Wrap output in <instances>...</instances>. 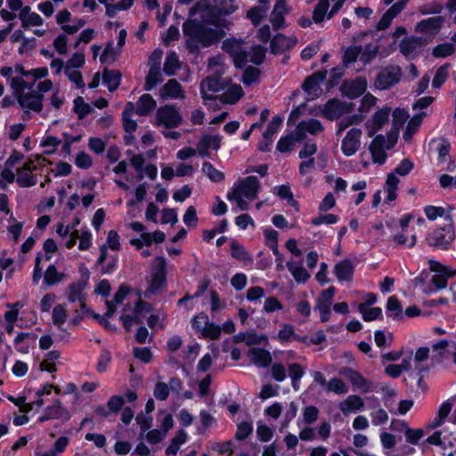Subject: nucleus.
I'll use <instances>...</instances> for the list:
<instances>
[{"label": "nucleus", "mask_w": 456, "mask_h": 456, "mask_svg": "<svg viewBox=\"0 0 456 456\" xmlns=\"http://www.w3.org/2000/svg\"><path fill=\"white\" fill-rule=\"evenodd\" d=\"M198 13L200 14V21L191 19L183 26V33L188 37L186 45L190 52H196L200 46L208 47L218 42L225 35L219 19L211 16L209 0H199L191 8V17Z\"/></svg>", "instance_id": "1"}, {"label": "nucleus", "mask_w": 456, "mask_h": 456, "mask_svg": "<svg viewBox=\"0 0 456 456\" xmlns=\"http://www.w3.org/2000/svg\"><path fill=\"white\" fill-rule=\"evenodd\" d=\"M11 87L25 112L39 113L43 110L44 96L33 90V83H28L22 77H12Z\"/></svg>", "instance_id": "2"}, {"label": "nucleus", "mask_w": 456, "mask_h": 456, "mask_svg": "<svg viewBox=\"0 0 456 456\" xmlns=\"http://www.w3.org/2000/svg\"><path fill=\"white\" fill-rule=\"evenodd\" d=\"M260 190V183L256 176L250 175L239 180L232 191H228L226 198L230 201H235L237 208L245 211L249 208V202L257 198Z\"/></svg>", "instance_id": "3"}, {"label": "nucleus", "mask_w": 456, "mask_h": 456, "mask_svg": "<svg viewBox=\"0 0 456 456\" xmlns=\"http://www.w3.org/2000/svg\"><path fill=\"white\" fill-rule=\"evenodd\" d=\"M413 167L412 161L404 159L397 165L394 172L387 175L385 187L387 192L386 202H390L396 199V191L400 182L396 175L405 176L413 169Z\"/></svg>", "instance_id": "4"}, {"label": "nucleus", "mask_w": 456, "mask_h": 456, "mask_svg": "<svg viewBox=\"0 0 456 456\" xmlns=\"http://www.w3.org/2000/svg\"><path fill=\"white\" fill-rule=\"evenodd\" d=\"M183 121L179 109L173 104L160 106L155 115L156 126H163L167 129L178 127Z\"/></svg>", "instance_id": "5"}, {"label": "nucleus", "mask_w": 456, "mask_h": 456, "mask_svg": "<svg viewBox=\"0 0 456 456\" xmlns=\"http://www.w3.org/2000/svg\"><path fill=\"white\" fill-rule=\"evenodd\" d=\"M346 0H319L313 11L314 23H322L325 18L331 19L344 5Z\"/></svg>", "instance_id": "6"}, {"label": "nucleus", "mask_w": 456, "mask_h": 456, "mask_svg": "<svg viewBox=\"0 0 456 456\" xmlns=\"http://www.w3.org/2000/svg\"><path fill=\"white\" fill-rule=\"evenodd\" d=\"M445 218L449 220V224L435 230L428 238L429 245L442 249H446L454 240V229L452 224V217L451 216H446Z\"/></svg>", "instance_id": "7"}, {"label": "nucleus", "mask_w": 456, "mask_h": 456, "mask_svg": "<svg viewBox=\"0 0 456 456\" xmlns=\"http://www.w3.org/2000/svg\"><path fill=\"white\" fill-rule=\"evenodd\" d=\"M192 327L200 334V338L214 340L221 335L220 326L210 322L208 315H194Z\"/></svg>", "instance_id": "8"}, {"label": "nucleus", "mask_w": 456, "mask_h": 456, "mask_svg": "<svg viewBox=\"0 0 456 456\" xmlns=\"http://www.w3.org/2000/svg\"><path fill=\"white\" fill-rule=\"evenodd\" d=\"M428 266L430 271L435 273L432 276L431 282L437 289L446 288L448 279L456 275V269H452L434 259L428 260Z\"/></svg>", "instance_id": "9"}, {"label": "nucleus", "mask_w": 456, "mask_h": 456, "mask_svg": "<svg viewBox=\"0 0 456 456\" xmlns=\"http://www.w3.org/2000/svg\"><path fill=\"white\" fill-rule=\"evenodd\" d=\"M402 77V69L399 66L390 65L378 74L375 86L379 90H387L397 84Z\"/></svg>", "instance_id": "10"}, {"label": "nucleus", "mask_w": 456, "mask_h": 456, "mask_svg": "<svg viewBox=\"0 0 456 456\" xmlns=\"http://www.w3.org/2000/svg\"><path fill=\"white\" fill-rule=\"evenodd\" d=\"M354 110L351 102H341L338 99L329 100L322 108V115L329 120L339 118L344 114L350 113Z\"/></svg>", "instance_id": "11"}, {"label": "nucleus", "mask_w": 456, "mask_h": 456, "mask_svg": "<svg viewBox=\"0 0 456 456\" xmlns=\"http://www.w3.org/2000/svg\"><path fill=\"white\" fill-rule=\"evenodd\" d=\"M395 142L389 138L386 139L383 135H377L370 145V151L373 162L378 164H384L387 160V154L386 150H389L393 147Z\"/></svg>", "instance_id": "12"}, {"label": "nucleus", "mask_w": 456, "mask_h": 456, "mask_svg": "<svg viewBox=\"0 0 456 456\" xmlns=\"http://www.w3.org/2000/svg\"><path fill=\"white\" fill-rule=\"evenodd\" d=\"M362 134L360 128L353 127L347 131L341 142V151L345 156H353L359 151Z\"/></svg>", "instance_id": "13"}, {"label": "nucleus", "mask_w": 456, "mask_h": 456, "mask_svg": "<svg viewBox=\"0 0 456 456\" xmlns=\"http://www.w3.org/2000/svg\"><path fill=\"white\" fill-rule=\"evenodd\" d=\"M340 374L351 382L354 390L368 393L373 389L372 382L367 380L360 372L352 368H343Z\"/></svg>", "instance_id": "14"}, {"label": "nucleus", "mask_w": 456, "mask_h": 456, "mask_svg": "<svg viewBox=\"0 0 456 456\" xmlns=\"http://www.w3.org/2000/svg\"><path fill=\"white\" fill-rule=\"evenodd\" d=\"M326 78V73L322 71L314 72L306 77L303 83L302 88L307 94V99L313 100L317 98L322 92L320 85Z\"/></svg>", "instance_id": "15"}, {"label": "nucleus", "mask_w": 456, "mask_h": 456, "mask_svg": "<svg viewBox=\"0 0 456 456\" xmlns=\"http://www.w3.org/2000/svg\"><path fill=\"white\" fill-rule=\"evenodd\" d=\"M41 158H37L35 160H28L22 168L18 170V176L16 182L21 187H30L37 183V178L32 175V171L37 169V163L39 164Z\"/></svg>", "instance_id": "16"}, {"label": "nucleus", "mask_w": 456, "mask_h": 456, "mask_svg": "<svg viewBox=\"0 0 456 456\" xmlns=\"http://www.w3.org/2000/svg\"><path fill=\"white\" fill-rule=\"evenodd\" d=\"M239 57L241 59V62L234 64L238 68H243L249 62L259 65L265 58V49L260 45H254L249 51L243 48Z\"/></svg>", "instance_id": "17"}, {"label": "nucleus", "mask_w": 456, "mask_h": 456, "mask_svg": "<svg viewBox=\"0 0 456 456\" xmlns=\"http://www.w3.org/2000/svg\"><path fill=\"white\" fill-rule=\"evenodd\" d=\"M323 129L322 124L317 119L310 118L308 120H302L295 129L296 140L297 142H302L305 138L307 133L316 135L322 133Z\"/></svg>", "instance_id": "18"}, {"label": "nucleus", "mask_w": 456, "mask_h": 456, "mask_svg": "<svg viewBox=\"0 0 456 456\" xmlns=\"http://www.w3.org/2000/svg\"><path fill=\"white\" fill-rule=\"evenodd\" d=\"M162 100H182L185 98V92L176 79H169L159 90Z\"/></svg>", "instance_id": "19"}, {"label": "nucleus", "mask_w": 456, "mask_h": 456, "mask_svg": "<svg viewBox=\"0 0 456 456\" xmlns=\"http://www.w3.org/2000/svg\"><path fill=\"white\" fill-rule=\"evenodd\" d=\"M367 88V82L365 78L357 77L351 81H346L341 86L343 94L350 99H354L361 96Z\"/></svg>", "instance_id": "20"}, {"label": "nucleus", "mask_w": 456, "mask_h": 456, "mask_svg": "<svg viewBox=\"0 0 456 456\" xmlns=\"http://www.w3.org/2000/svg\"><path fill=\"white\" fill-rule=\"evenodd\" d=\"M297 38L295 36L287 37L283 34H277L271 41L272 53H282L296 45Z\"/></svg>", "instance_id": "21"}, {"label": "nucleus", "mask_w": 456, "mask_h": 456, "mask_svg": "<svg viewBox=\"0 0 456 456\" xmlns=\"http://www.w3.org/2000/svg\"><path fill=\"white\" fill-rule=\"evenodd\" d=\"M224 88V82L218 76L208 77L200 84V93L205 102L213 100L214 97L208 93H217Z\"/></svg>", "instance_id": "22"}, {"label": "nucleus", "mask_w": 456, "mask_h": 456, "mask_svg": "<svg viewBox=\"0 0 456 456\" xmlns=\"http://www.w3.org/2000/svg\"><path fill=\"white\" fill-rule=\"evenodd\" d=\"M118 256L117 255L111 256L108 260L107 246L102 245L100 247V256L97 259L96 265L101 266L103 274H110L113 273L118 267Z\"/></svg>", "instance_id": "23"}, {"label": "nucleus", "mask_w": 456, "mask_h": 456, "mask_svg": "<svg viewBox=\"0 0 456 456\" xmlns=\"http://www.w3.org/2000/svg\"><path fill=\"white\" fill-rule=\"evenodd\" d=\"M424 41L421 37H410L403 38L400 45V52L407 58H413L423 46Z\"/></svg>", "instance_id": "24"}, {"label": "nucleus", "mask_w": 456, "mask_h": 456, "mask_svg": "<svg viewBox=\"0 0 456 456\" xmlns=\"http://www.w3.org/2000/svg\"><path fill=\"white\" fill-rule=\"evenodd\" d=\"M391 109L388 107H384L375 112L371 120L367 124L370 136H372L375 132L380 129L388 121Z\"/></svg>", "instance_id": "25"}, {"label": "nucleus", "mask_w": 456, "mask_h": 456, "mask_svg": "<svg viewBox=\"0 0 456 456\" xmlns=\"http://www.w3.org/2000/svg\"><path fill=\"white\" fill-rule=\"evenodd\" d=\"M248 356L250 361L259 368L269 366L273 360L269 351L259 347L249 348Z\"/></svg>", "instance_id": "26"}, {"label": "nucleus", "mask_w": 456, "mask_h": 456, "mask_svg": "<svg viewBox=\"0 0 456 456\" xmlns=\"http://www.w3.org/2000/svg\"><path fill=\"white\" fill-rule=\"evenodd\" d=\"M37 338L33 332L18 333L13 341L16 350L21 354H28L31 346H35Z\"/></svg>", "instance_id": "27"}, {"label": "nucleus", "mask_w": 456, "mask_h": 456, "mask_svg": "<svg viewBox=\"0 0 456 456\" xmlns=\"http://www.w3.org/2000/svg\"><path fill=\"white\" fill-rule=\"evenodd\" d=\"M68 417V411L62 407L60 400H56L53 405L45 409L43 415L39 417L38 420L45 422L50 419H67Z\"/></svg>", "instance_id": "28"}, {"label": "nucleus", "mask_w": 456, "mask_h": 456, "mask_svg": "<svg viewBox=\"0 0 456 456\" xmlns=\"http://www.w3.org/2000/svg\"><path fill=\"white\" fill-rule=\"evenodd\" d=\"M364 406L363 399L357 395H348L345 400L339 403L338 408L344 415L360 411Z\"/></svg>", "instance_id": "29"}, {"label": "nucleus", "mask_w": 456, "mask_h": 456, "mask_svg": "<svg viewBox=\"0 0 456 456\" xmlns=\"http://www.w3.org/2000/svg\"><path fill=\"white\" fill-rule=\"evenodd\" d=\"M157 106L156 101L149 94H142L134 105V112L139 116H147Z\"/></svg>", "instance_id": "30"}, {"label": "nucleus", "mask_w": 456, "mask_h": 456, "mask_svg": "<svg viewBox=\"0 0 456 456\" xmlns=\"http://www.w3.org/2000/svg\"><path fill=\"white\" fill-rule=\"evenodd\" d=\"M334 273L339 281H349L353 279L354 266L350 260L344 259L334 267Z\"/></svg>", "instance_id": "31"}, {"label": "nucleus", "mask_w": 456, "mask_h": 456, "mask_svg": "<svg viewBox=\"0 0 456 456\" xmlns=\"http://www.w3.org/2000/svg\"><path fill=\"white\" fill-rule=\"evenodd\" d=\"M222 48L231 55L234 64L241 62V59L239 57L243 49L241 41L233 38H227L223 42Z\"/></svg>", "instance_id": "32"}, {"label": "nucleus", "mask_w": 456, "mask_h": 456, "mask_svg": "<svg viewBox=\"0 0 456 456\" xmlns=\"http://www.w3.org/2000/svg\"><path fill=\"white\" fill-rule=\"evenodd\" d=\"M442 23V17H431L419 21L416 25V31L419 33H434L436 32L441 28Z\"/></svg>", "instance_id": "33"}, {"label": "nucleus", "mask_w": 456, "mask_h": 456, "mask_svg": "<svg viewBox=\"0 0 456 456\" xmlns=\"http://www.w3.org/2000/svg\"><path fill=\"white\" fill-rule=\"evenodd\" d=\"M68 299L69 303H77L81 308L82 314H89L86 309L85 295L83 288L79 284H71L69 287Z\"/></svg>", "instance_id": "34"}, {"label": "nucleus", "mask_w": 456, "mask_h": 456, "mask_svg": "<svg viewBox=\"0 0 456 456\" xmlns=\"http://www.w3.org/2000/svg\"><path fill=\"white\" fill-rule=\"evenodd\" d=\"M134 113V104L131 102H127L122 113L123 126L127 133H133L137 128L136 120L132 118Z\"/></svg>", "instance_id": "35"}, {"label": "nucleus", "mask_w": 456, "mask_h": 456, "mask_svg": "<svg viewBox=\"0 0 456 456\" xmlns=\"http://www.w3.org/2000/svg\"><path fill=\"white\" fill-rule=\"evenodd\" d=\"M231 255L233 258L237 259L240 262H242L244 265H252L253 258L250 254L246 251L244 247L240 244L236 240H232L230 245Z\"/></svg>", "instance_id": "36"}, {"label": "nucleus", "mask_w": 456, "mask_h": 456, "mask_svg": "<svg viewBox=\"0 0 456 456\" xmlns=\"http://www.w3.org/2000/svg\"><path fill=\"white\" fill-rule=\"evenodd\" d=\"M188 439V434L183 429H180L172 438L168 447L166 449V456H176L180 450V446Z\"/></svg>", "instance_id": "37"}, {"label": "nucleus", "mask_w": 456, "mask_h": 456, "mask_svg": "<svg viewBox=\"0 0 456 456\" xmlns=\"http://www.w3.org/2000/svg\"><path fill=\"white\" fill-rule=\"evenodd\" d=\"M130 291L131 289L128 286L125 284L120 285L113 299L107 302L108 312L106 314H113L117 310V306L123 303Z\"/></svg>", "instance_id": "38"}, {"label": "nucleus", "mask_w": 456, "mask_h": 456, "mask_svg": "<svg viewBox=\"0 0 456 456\" xmlns=\"http://www.w3.org/2000/svg\"><path fill=\"white\" fill-rule=\"evenodd\" d=\"M163 81L161 67H150L148 75L145 79L144 88L151 91Z\"/></svg>", "instance_id": "39"}, {"label": "nucleus", "mask_w": 456, "mask_h": 456, "mask_svg": "<svg viewBox=\"0 0 456 456\" xmlns=\"http://www.w3.org/2000/svg\"><path fill=\"white\" fill-rule=\"evenodd\" d=\"M287 267L289 271L291 273L293 278L298 283H304L310 278V274L302 266L301 263L297 264L294 262H289L287 263Z\"/></svg>", "instance_id": "40"}, {"label": "nucleus", "mask_w": 456, "mask_h": 456, "mask_svg": "<svg viewBox=\"0 0 456 456\" xmlns=\"http://www.w3.org/2000/svg\"><path fill=\"white\" fill-rule=\"evenodd\" d=\"M181 68V63L178 55L175 52L167 53L163 70L167 76H173Z\"/></svg>", "instance_id": "41"}, {"label": "nucleus", "mask_w": 456, "mask_h": 456, "mask_svg": "<svg viewBox=\"0 0 456 456\" xmlns=\"http://www.w3.org/2000/svg\"><path fill=\"white\" fill-rule=\"evenodd\" d=\"M121 80V74L116 70L105 69L102 74V81L110 92L115 91Z\"/></svg>", "instance_id": "42"}, {"label": "nucleus", "mask_w": 456, "mask_h": 456, "mask_svg": "<svg viewBox=\"0 0 456 456\" xmlns=\"http://www.w3.org/2000/svg\"><path fill=\"white\" fill-rule=\"evenodd\" d=\"M278 339L281 341V343L285 344L292 340L305 341V338H301L300 336L297 335L292 325L285 324L278 333Z\"/></svg>", "instance_id": "43"}, {"label": "nucleus", "mask_w": 456, "mask_h": 456, "mask_svg": "<svg viewBox=\"0 0 456 456\" xmlns=\"http://www.w3.org/2000/svg\"><path fill=\"white\" fill-rule=\"evenodd\" d=\"M333 295L334 288H329L322 293L321 297L318 299L320 314H330Z\"/></svg>", "instance_id": "44"}, {"label": "nucleus", "mask_w": 456, "mask_h": 456, "mask_svg": "<svg viewBox=\"0 0 456 456\" xmlns=\"http://www.w3.org/2000/svg\"><path fill=\"white\" fill-rule=\"evenodd\" d=\"M60 358V353L57 351L49 352L45 358L40 363V370L42 371H48L50 373L56 371V361Z\"/></svg>", "instance_id": "45"}, {"label": "nucleus", "mask_w": 456, "mask_h": 456, "mask_svg": "<svg viewBox=\"0 0 456 456\" xmlns=\"http://www.w3.org/2000/svg\"><path fill=\"white\" fill-rule=\"evenodd\" d=\"M379 52V46L376 44L365 45L363 48H359V59L364 63L373 60Z\"/></svg>", "instance_id": "46"}, {"label": "nucleus", "mask_w": 456, "mask_h": 456, "mask_svg": "<svg viewBox=\"0 0 456 456\" xmlns=\"http://www.w3.org/2000/svg\"><path fill=\"white\" fill-rule=\"evenodd\" d=\"M267 10V5L261 4L260 6H255L248 11L247 17L251 20L253 25L257 26L265 16Z\"/></svg>", "instance_id": "47"}, {"label": "nucleus", "mask_w": 456, "mask_h": 456, "mask_svg": "<svg viewBox=\"0 0 456 456\" xmlns=\"http://www.w3.org/2000/svg\"><path fill=\"white\" fill-rule=\"evenodd\" d=\"M215 7L218 12L229 15L238 9L236 0H215Z\"/></svg>", "instance_id": "48"}, {"label": "nucleus", "mask_w": 456, "mask_h": 456, "mask_svg": "<svg viewBox=\"0 0 456 456\" xmlns=\"http://www.w3.org/2000/svg\"><path fill=\"white\" fill-rule=\"evenodd\" d=\"M65 274L59 273L54 265H50L45 273V282L47 285H54L62 281Z\"/></svg>", "instance_id": "49"}, {"label": "nucleus", "mask_w": 456, "mask_h": 456, "mask_svg": "<svg viewBox=\"0 0 456 456\" xmlns=\"http://www.w3.org/2000/svg\"><path fill=\"white\" fill-rule=\"evenodd\" d=\"M202 172L215 183L222 182L224 179L223 172L215 168V167L209 162H204L202 165Z\"/></svg>", "instance_id": "50"}, {"label": "nucleus", "mask_w": 456, "mask_h": 456, "mask_svg": "<svg viewBox=\"0 0 456 456\" xmlns=\"http://www.w3.org/2000/svg\"><path fill=\"white\" fill-rule=\"evenodd\" d=\"M296 140V131L292 134L282 136L277 142L276 150L281 153H287L291 151Z\"/></svg>", "instance_id": "51"}, {"label": "nucleus", "mask_w": 456, "mask_h": 456, "mask_svg": "<svg viewBox=\"0 0 456 456\" xmlns=\"http://www.w3.org/2000/svg\"><path fill=\"white\" fill-rule=\"evenodd\" d=\"M326 390L328 392H333L337 395H344L348 392V387L342 379L338 378H332L328 382Z\"/></svg>", "instance_id": "52"}, {"label": "nucleus", "mask_w": 456, "mask_h": 456, "mask_svg": "<svg viewBox=\"0 0 456 456\" xmlns=\"http://www.w3.org/2000/svg\"><path fill=\"white\" fill-rule=\"evenodd\" d=\"M97 323L102 325L104 329L109 331H116L117 326L113 323L114 317L116 315H89Z\"/></svg>", "instance_id": "53"}, {"label": "nucleus", "mask_w": 456, "mask_h": 456, "mask_svg": "<svg viewBox=\"0 0 456 456\" xmlns=\"http://www.w3.org/2000/svg\"><path fill=\"white\" fill-rule=\"evenodd\" d=\"M339 217L334 214H320L317 216L312 218L311 224L314 226H320L322 224H337Z\"/></svg>", "instance_id": "54"}, {"label": "nucleus", "mask_w": 456, "mask_h": 456, "mask_svg": "<svg viewBox=\"0 0 456 456\" xmlns=\"http://www.w3.org/2000/svg\"><path fill=\"white\" fill-rule=\"evenodd\" d=\"M455 52V47L451 43H444L436 45L433 49V55L436 58H445Z\"/></svg>", "instance_id": "55"}, {"label": "nucleus", "mask_w": 456, "mask_h": 456, "mask_svg": "<svg viewBox=\"0 0 456 456\" xmlns=\"http://www.w3.org/2000/svg\"><path fill=\"white\" fill-rule=\"evenodd\" d=\"M64 72L68 78L73 82L77 88H83L85 86L82 74L77 69L67 66Z\"/></svg>", "instance_id": "56"}, {"label": "nucleus", "mask_w": 456, "mask_h": 456, "mask_svg": "<svg viewBox=\"0 0 456 456\" xmlns=\"http://www.w3.org/2000/svg\"><path fill=\"white\" fill-rule=\"evenodd\" d=\"M220 135H203L198 143L208 150L212 149L216 151L220 148Z\"/></svg>", "instance_id": "57"}, {"label": "nucleus", "mask_w": 456, "mask_h": 456, "mask_svg": "<svg viewBox=\"0 0 456 456\" xmlns=\"http://www.w3.org/2000/svg\"><path fill=\"white\" fill-rule=\"evenodd\" d=\"M125 398L122 395H112L110 397L107 403V408L109 411L114 414H118L124 406Z\"/></svg>", "instance_id": "58"}, {"label": "nucleus", "mask_w": 456, "mask_h": 456, "mask_svg": "<svg viewBox=\"0 0 456 456\" xmlns=\"http://www.w3.org/2000/svg\"><path fill=\"white\" fill-rule=\"evenodd\" d=\"M362 121V118L358 115H352L346 118H342L338 123V130L336 132L337 135H341V134L350 126L354 124H357Z\"/></svg>", "instance_id": "59"}, {"label": "nucleus", "mask_w": 456, "mask_h": 456, "mask_svg": "<svg viewBox=\"0 0 456 456\" xmlns=\"http://www.w3.org/2000/svg\"><path fill=\"white\" fill-rule=\"evenodd\" d=\"M370 416L373 426L384 425L388 421V414L382 408H378L372 411Z\"/></svg>", "instance_id": "60"}, {"label": "nucleus", "mask_w": 456, "mask_h": 456, "mask_svg": "<svg viewBox=\"0 0 456 456\" xmlns=\"http://www.w3.org/2000/svg\"><path fill=\"white\" fill-rule=\"evenodd\" d=\"M449 72L447 65H444L438 68L432 81L433 87L440 88L442 85L447 80Z\"/></svg>", "instance_id": "61"}, {"label": "nucleus", "mask_w": 456, "mask_h": 456, "mask_svg": "<svg viewBox=\"0 0 456 456\" xmlns=\"http://www.w3.org/2000/svg\"><path fill=\"white\" fill-rule=\"evenodd\" d=\"M282 124V118L280 117H273L271 122L269 123L266 130L264 132V137L273 140L274 135L278 133Z\"/></svg>", "instance_id": "62"}, {"label": "nucleus", "mask_w": 456, "mask_h": 456, "mask_svg": "<svg viewBox=\"0 0 456 456\" xmlns=\"http://www.w3.org/2000/svg\"><path fill=\"white\" fill-rule=\"evenodd\" d=\"M260 75V70L258 68L249 66L248 67L242 77V82L244 85L250 86L251 84L257 81Z\"/></svg>", "instance_id": "63"}, {"label": "nucleus", "mask_w": 456, "mask_h": 456, "mask_svg": "<svg viewBox=\"0 0 456 456\" xmlns=\"http://www.w3.org/2000/svg\"><path fill=\"white\" fill-rule=\"evenodd\" d=\"M74 110L79 118H84L91 111V106L86 103L82 97L78 96L74 100Z\"/></svg>", "instance_id": "64"}]
</instances>
